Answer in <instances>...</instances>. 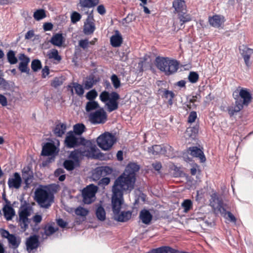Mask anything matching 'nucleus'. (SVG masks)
<instances>
[{
  "mask_svg": "<svg viewBox=\"0 0 253 253\" xmlns=\"http://www.w3.org/2000/svg\"><path fill=\"white\" fill-rule=\"evenodd\" d=\"M139 169V166L135 163L129 164L124 172L114 181L112 189L129 192L134 188L135 182V173Z\"/></svg>",
  "mask_w": 253,
  "mask_h": 253,
  "instance_id": "f257e3e1",
  "label": "nucleus"
},
{
  "mask_svg": "<svg viewBox=\"0 0 253 253\" xmlns=\"http://www.w3.org/2000/svg\"><path fill=\"white\" fill-rule=\"evenodd\" d=\"M112 209L114 219L119 222H126L131 217V212L129 211L120 212L121 205L123 202V195L125 191L112 189Z\"/></svg>",
  "mask_w": 253,
  "mask_h": 253,
  "instance_id": "f03ea898",
  "label": "nucleus"
},
{
  "mask_svg": "<svg viewBox=\"0 0 253 253\" xmlns=\"http://www.w3.org/2000/svg\"><path fill=\"white\" fill-rule=\"evenodd\" d=\"M252 96L249 89L241 88L239 92V95L235 97L234 105L228 106L227 111L230 116H233L236 113L239 112L244 107L248 106L251 102Z\"/></svg>",
  "mask_w": 253,
  "mask_h": 253,
  "instance_id": "7ed1b4c3",
  "label": "nucleus"
},
{
  "mask_svg": "<svg viewBox=\"0 0 253 253\" xmlns=\"http://www.w3.org/2000/svg\"><path fill=\"white\" fill-rule=\"evenodd\" d=\"M155 65L158 69L164 72L166 75H169L176 72L179 66L176 60L160 56L156 58Z\"/></svg>",
  "mask_w": 253,
  "mask_h": 253,
  "instance_id": "20e7f679",
  "label": "nucleus"
},
{
  "mask_svg": "<svg viewBox=\"0 0 253 253\" xmlns=\"http://www.w3.org/2000/svg\"><path fill=\"white\" fill-rule=\"evenodd\" d=\"M35 200L39 205L43 208H49L54 202V195L48 189L43 188H37L35 192Z\"/></svg>",
  "mask_w": 253,
  "mask_h": 253,
  "instance_id": "39448f33",
  "label": "nucleus"
},
{
  "mask_svg": "<svg viewBox=\"0 0 253 253\" xmlns=\"http://www.w3.org/2000/svg\"><path fill=\"white\" fill-rule=\"evenodd\" d=\"M99 98L104 103L108 101L106 103V105L109 112L118 109L119 107L118 100L120 98V95L117 92L113 91L109 93L106 91H104L100 93Z\"/></svg>",
  "mask_w": 253,
  "mask_h": 253,
  "instance_id": "423d86ee",
  "label": "nucleus"
},
{
  "mask_svg": "<svg viewBox=\"0 0 253 253\" xmlns=\"http://www.w3.org/2000/svg\"><path fill=\"white\" fill-rule=\"evenodd\" d=\"M98 146L103 150L110 149L116 141L114 135L110 132H105L100 135L96 140Z\"/></svg>",
  "mask_w": 253,
  "mask_h": 253,
  "instance_id": "0eeeda50",
  "label": "nucleus"
},
{
  "mask_svg": "<svg viewBox=\"0 0 253 253\" xmlns=\"http://www.w3.org/2000/svg\"><path fill=\"white\" fill-rule=\"evenodd\" d=\"M88 120L92 125L103 124L107 120V115L103 108H100L88 115Z\"/></svg>",
  "mask_w": 253,
  "mask_h": 253,
  "instance_id": "6e6552de",
  "label": "nucleus"
},
{
  "mask_svg": "<svg viewBox=\"0 0 253 253\" xmlns=\"http://www.w3.org/2000/svg\"><path fill=\"white\" fill-rule=\"evenodd\" d=\"M86 139L83 137H78L72 131L68 132L65 139L66 146L69 148L79 146L80 144H85Z\"/></svg>",
  "mask_w": 253,
  "mask_h": 253,
  "instance_id": "1a4fd4ad",
  "label": "nucleus"
},
{
  "mask_svg": "<svg viewBox=\"0 0 253 253\" xmlns=\"http://www.w3.org/2000/svg\"><path fill=\"white\" fill-rule=\"evenodd\" d=\"M88 141L86 140L85 144H80L82 145L79 149H77L82 157L85 156L87 157H92L95 159H99L100 160L104 159L102 154L100 152L98 153L96 155L94 153L96 152L95 147L91 146L89 148L86 146Z\"/></svg>",
  "mask_w": 253,
  "mask_h": 253,
  "instance_id": "9d476101",
  "label": "nucleus"
},
{
  "mask_svg": "<svg viewBox=\"0 0 253 253\" xmlns=\"http://www.w3.org/2000/svg\"><path fill=\"white\" fill-rule=\"evenodd\" d=\"M97 189L98 188L96 186L91 184L83 190L82 195L83 202L84 204H89L93 201Z\"/></svg>",
  "mask_w": 253,
  "mask_h": 253,
  "instance_id": "9b49d317",
  "label": "nucleus"
},
{
  "mask_svg": "<svg viewBox=\"0 0 253 253\" xmlns=\"http://www.w3.org/2000/svg\"><path fill=\"white\" fill-rule=\"evenodd\" d=\"M210 206L214 209L216 208L221 214L226 213V205L223 204L222 199L215 193L211 195Z\"/></svg>",
  "mask_w": 253,
  "mask_h": 253,
  "instance_id": "f8f14e48",
  "label": "nucleus"
},
{
  "mask_svg": "<svg viewBox=\"0 0 253 253\" xmlns=\"http://www.w3.org/2000/svg\"><path fill=\"white\" fill-rule=\"evenodd\" d=\"M22 179L23 180L25 186L24 189H27L30 187L33 181L34 174L33 170L29 166L25 167L22 169Z\"/></svg>",
  "mask_w": 253,
  "mask_h": 253,
  "instance_id": "ddd939ff",
  "label": "nucleus"
},
{
  "mask_svg": "<svg viewBox=\"0 0 253 253\" xmlns=\"http://www.w3.org/2000/svg\"><path fill=\"white\" fill-rule=\"evenodd\" d=\"M29 215L30 212L27 207L21 209L19 211V224L24 231L28 228L29 223L28 217Z\"/></svg>",
  "mask_w": 253,
  "mask_h": 253,
  "instance_id": "4468645a",
  "label": "nucleus"
},
{
  "mask_svg": "<svg viewBox=\"0 0 253 253\" xmlns=\"http://www.w3.org/2000/svg\"><path fill=\"white\" fill-rule=\"evenodd\" d=\"M22 179L18 172L13 173L12 177L8 178L7 184L10 189H18L21 186Z\"/></svg>",
  "mask_w": 253,
  "mask_h": 253,
  "instance_id": "2eb2a0df",
  "label": "nucleus"
},
{
  "mask_svg": "<svg viewBox=\"0 0 253 253\" xmlns=\"http://www.w3.org/2000/svg\"><path fill=\"white\" fill-rule=\"evenodd\" d=\"M93 21V17L90 14L84 22L83 30L84 34L90 35L94 32L95 29V26Z\"/></svg>",
  "mask_w": 253,
  "mask_h": 253,
  "instance_id": "dca6fc26",
  "label": "nucleus"
},
{
  "mask_svg": "<svg viewBox=\"0 0 253 253\" xmlns=\"http://www.w3.org/2000/svg\"><path fill=\"white\" fill-rule=\"evenodd\" d=\"M55 145L51 142H47L42 147V155L45 156L55 155L58 153Z\"/></svg>",
  "mask_w": 253,
  "mask_h": 253,
  "instance_id": "f3484780",
  "label": "nucleus"
},
{
  "mask_svg": "<svg viewBox=\"0 0 253 253\" xmlns=\"http://www.w3.org/2000/svg\"><path fill=\"white\" fill-rule=\"evenodd\" d=\"M39 241L38 236L34 235L31 236L27 239L26 245L27 250L31 251L34 249H36L39 246Z\"/></svg>",
  "mask_w": 253,
  "mask_h": 253,
  "instance_id": "a211bd4d",
  "label": "nucleus"
},
{
  "mask_svg": "<svg viewBox=\"0 0 253 253\" xmlns=\"http://www.w3.org/2000/svg\"><path fill=\"white\" fill-rule=\"evenodd\" d=\"M239 49L246 66L249 67L250 66V59L251 55L253 54V49L243 45L240 47Z\"/></svg>",
  "mask_w": 253,
  "mask_h": 253,
  "instance_id": "6ab92c4d",
  "label": "nucleus"
},
{
  "mask_svg": "<svg viewBox=\"0 0 253 253\" xmlns=\"http://www.w3.org/2000/svg\"><path fill=\"white\" fill-rule=\"evenodd\" d=\"M167 147L163 145H155L148 148L149 153L154 156L158 155H165L167 152Z\"/></svg>",
  "mask_w": 253,
  "mask_h": 253,
  "instance_id": "aec40b11",
  "label": "nucleus"
},
{
  "mask_svg": "<svg viewBox=\"0 0 253 253\" xmlns=\"http://www.w3.org/2000/svg\"><path fill=\"white\" fill-rule=\"evenodd\" d=\"M190 154L193 157L198 158L201 163H204L206 161V159L204 152L200 148L197 147H192L189 148Z\"/></svg>",
  "mask_w": 253,
  "mask_h": 253,
  "instance_id": "412c9836",
  "label": "nucleus"
},
{
  "mask_svg": "<svg viewBox=\"0 0 253 253\" xmlns=\"http://www.w3.org/2000/svg\"><path fill=\"white\" fill-rule=\"evenodd\" d=\"M99 2V0H79L78 4L82 9L86 8H90L96 6Z\"/></svg>",
  "mask_w": 253,
  "mask_h": 253,
  "instance_id": "4be33fe9",
  "label": "nucleus"
},
{
  "mask_svg": "<svg viewBox=\"0 0 253 253\" xmlns=\"http://www.w3.org/2000/svg\"><path fill=\"white\" fill-rule=\"evenodd\" d=\"M139 217L142 223L148 225L150 223L153 216L149 211L144 209L140 211Z\"/></svg>",
  "mask_w": 253,
  "mask_h": 253,
  "instance_id": "5701e85b",
  "label": "nucleus"
},
{
  "mask_svg": "<svg viewBox=\"0 0 253 253\" xmlns=\"http://www.w3.org/2000/svg\"><path fill=\"white\" fill-rule=\"evenodd\" d=\"M110 42L112 46L115 47H119L123 42V38L118 31H116L115 34L110 38Z\"/></svg>",
  "mask_w": 253,
  "mask_h": 253,
  "instance_id": "b1692460",
  "label": "nucleus"
},
{
  "mask_svg": "<svg viewBox=\"0 0 253 253\" xmlns=\"http://www.w3.org/2000/svg\"><path fill=\"white\" fill-rule=\"evenodd\" d=\"M2 211L4 217L8 221L11 220L15 215V211L11 206L5 205L2 209Z\"/></svg>",
  "mask_w": 253,
  "mask_h": 253,
  "instance_id": "393cba45",
  "label": "nucleus"
},
{
  "mask_svg": "<svg viewBox=\"0 0 253 253\" xmlns=\"http://www.w3.org/2000/svg\"><path fill=\"white\" fill-rule=\"evenodd\" d=\"M66 129V125L60 123L56 125L53 129V133L56 136L61 137L65 133Z\"/></svg>",
  "mask_w": 253,
  "mask_h": 253,
  "instance_id": "a878e982",
  "label": "nucleus"
},
{
  "mask_svg": "<svg viewBox=\"0 0 253 253\" xmlns=\"http://www.w3.org/2000/svg\"><path fill=\"white\" fill-rule=\"evenodd\" d=\"M63 37L62 34L57 33L53 35L50 42L54 45L61 46L63 42Z\"/></svg>",
  "mask_w": 253,
  "mask_h": 253,
  "instance_id": "bb28decb",
  "label": "nucleus"
},
{
  "mask_svg": "<svg viewBox=\"0 0 253 253\" xmlns=\"http://www.w3.org/2000/svg\"><path fill=\"white\" fill-rule=\"evenodd\" d=\"M209 22L211 26L216 28L219 27L223 22L221 16L217 15L210 17Z\"/></svg>",
  "mask_w": 253,
  "mask_h": 253,
  "instance_id": "cd10ccee",
  "label": "nucleus"
},
{
  "mask_svg": "<svg viewBox=\"0 0 253 253\" xmlns=\"http://www.w3.org/2000/svg\"><path fill=\"white\" fill-rule=\"evenodd\" d=\"M6 57L8 62L11 64H15L18 62V59L16 56V53L12 50H9L6 53Z\"/></svg>",
  "mask_w": 253,
  "mask_h": 253,
  "instance_id": "c85d7f7f",
  "label": "nucleus"
},
{
  "mask_svg": "<svg viewBox=\"0 0 253 253\" xmlns=\"http://www.w3.org/2000/svg\"><path fill=\"white\" fill-rule=\"evenodd\" d=\"M99 104L95 101H89L85 105V110L87 112H90L96 109L100 108Z\"/></svg>",
  "mask_w": 253,
  "mask_h": 253,
  "instance_id": "c756f323",
  "label": "nucleus"
},
{
  "mask_svg": "<svg viewBox=\"0 0 253 253\" xmlns=\"http://www.w3.org/2000/svg\"><path fill=\"white\" fill-rule=\"evenodd\" d=\"M97 219L101 221H103L106 219V212L104 209L101 206H99L95 212Z\"/></svg>",
  "mask_w": 253,
  "mask_h": 253,
  "instance_id": "7c9ffc66",
  "label": "nucleus"
},
{
  "mask_svg": "<svg viewBox=\"0 0 253 253\" xmlns=\"http://www.w3.org/2000/svg\"><path fill=\"white\" fill-rule=\"evenodd\" d=\"M47 56L49 59H54L55 60L60 61L61 60V57L58 54V51L56 49H52L47 53Z\"/></svg>",
  "mask_w": 253,
  "mask_h": 253,
  "instance_id": "2f4dec72",
  "label": "nucleus"
},
{
  "mask_svg": "<svg viewBox=\"0 0 253 253\" xmlns=\"http://www.w3.org/2000/svg\"><path fill=\"white\" fill-rule=\"evenodd\" d=\"M34 19L37 21H40L46 17L45 10L42 9L37 10L33 14Z\"/></svg>",
  "mask_w": 253,
  "mask_h": 253,
  "instance_id": "473e14b6",
  "label": "nucleus"
},
{
  "mask_svg": "<svg viewBox=\"0 0 253 253\" xmlns=\"http://www.w3.org/2000/svg\"><path fill=\"white\" fill-rule=\"evenodd\" d=\"M85 126L83 124H77L74 126V133L81 135L84 131Z\"/></svg>",
  "mask_w": 253,
  "mask_h": 253,
  "instance_id": "72a5a7b5",
  "label": "nucleus"
},
{
  "mask_svg": "<svg viewBox=\"0 0 253 253\" xmlns=\"http://www.w3.org/2000/svg\"><path fill=\"white\" fill-rule=\"evenodd\" d=\"M184 3L185 2L183 0H174L173 1L172 5L175 10L178 12L183 9Z\"/></svg>",
  "mask_w": 253,
  "mask_h": 253,
  "instance_id": "f704fd0d",
  "label": "nucleus"
},
{
  "mask_svg": "<svg viewBox=\"0 0 253 253\" xmlns=\"http://www.w3.org/2000/svg\"><path fill=\"white\" fill-rule=\"evenodd\" d=\"M42 65L39 59H34L31 63V68L34 72H37L42 69Z\"/></svg>",
  "mask_w": 253,
  "mask_h": 253,
  "instance_id": "c9c22d12",
  "label": "nucleus"
},
{
  "mask_svg": "<svg viewBox=\"0 0 253 253\" xmlns=\"http://www.w3.org/2000/svg\"><path fill=\"white\" fill-rule=\"evenodd\" d=\"M164 96L165 98L168 100V103L169 105H171L173 103V98L175 95L172 91L165 90L164 92Z\"/></svg>",
  "mask_w": 253,
  "mask_h": 253,
  "instance_id": "e433bc0d",
  "label": "nucleus"
},
{
  "mask_svg": "<svg viewBox=\"0 0 253 253\" xmlns=\"http://www.w3.org/2000/svg\"><path fill=\"white\" fill-rule=\"evenodd\" d=\"M28 61L24 62H20L18 66V69L21 73H26L27 74H29L30 69L28 67Z\"/></svg>",
  "mask_w": 253,
  "mask_h": 253,
  "instance_id": "4c0bfd02",
  "label": "nucleus"
},
{
  "mask_svg": "<svg viewBox=\"0 0 253 253\" xmlns=\"http://www.w3.org/2000/svg\"><path fill=\"white\" fill-rule=\"evenodd\" d=\"M112 169L109 167H100L97 169L96 172L101 174L108 175L112 172Z\"/></svg>",
  "mask_w": 253,
  "mask_h": 253,
  "instance_id": "58836bf2",
  "label": "nucleus"
},
{
  "mask_svg": "<svg viewBox=\"0 0 253 253\" xmlns=\"http://www.w3.org/2000/svg\"><path fill=\"white\" fill-rule=\"evenodd\" d=\"M58 230V228H54L51 225H47L44 227V233L46 236H50L55 233Z\"/></svg>",
  "mask_w": 253,
  "mask_h": 253,
  "instance_id": "ea45409f",
  "label": "nucleus"
},
{
  "mask_svg": "<svg viewBox=\"0 0 253 253\" xmlns=\"http://www.w3.org/2000/svg\"><path fill=\"white\" fill-rule=\"evenodd\" d=\"M73 87L75 90L76 93L79 96H82L84 93L83 87L80 84L77 83H73Z\"/></svg>",
  "mask_w": 253,
  "mask_h": 253,
  "instance_id": "a19ab883",
  "label": "nucleus"
},
{
  "mask_svg": "<svg viewBox=\"0 0 253 253\" xmlns=\"http://www.w3.org/2000/svg\"><path fill=\"white\" fill-rule=\"evenodd\" d=\"M70 158L73 159L76 163H78L79 159L82 157L78 149L72 151L70 154Z\"/></svg>",
  "mask_w": 253,
  "mask_h": 253,
  "instance_id": "79ce46f5",
  "label": "nucleus"
},
{
  "mask_svg": "<svg viewBox=\"0 0 253 253\" xmlns=\"http://www.w3.org/2000/svg\"><path fill=\"white\" fill-rule=\"evenodd\" d=\"M198 128L197 126L189 127L187 129L186 132L188 133L189 137L194 139L197 134L198 133Z\"/></svg>",
  "mask_w": 253,
  "mask_h": 253,
  "instance_id": "37998d69",
  "label": "nucleus"
},
{
  "mask_svg": "<svg viewBox=\"0 0 253 253\" xmlns=\"http://www.w3.org/2000/svg\"><path fill=\"white\" fill-rule=\"evenodd\" d=\"M181 206L184 209V212H187L192 208V201L189 199L185 200L182 203Z\"/></svg>",
  "mask_w": 253,
  "mask_h": 253,
  "instance_id": "c03bdc74",
  "label": "nucleus"
},
{
  "mask_svg": "<svg viewBox=\"0 0 253 253\" xmlns=\"http://www.w3.org/2000/svg\"><path fill=\"white\" fill-rule=\"evenodd\" d=\"M64 168L68 170H72L74 169L76 166L75 163L72 160H66L63 164Z\"/></svg>",
  "mask_w": 253,
  "mask_h": 253,
  "instance_id": "a18cd8bd",
  "label": "nucleus"
},
{
  "mask_svg": "<svg viewBox=\"0 0 253 253\" xmlns=\"http://www.w3.org/2000/svg\"><path fill=\"white\" fill-rule=\"evenodd\" d=\"M199 75L195 72H190L188 76V80L191 83H196L199 79Z\"/></svg>",
  "mask_w": 253,
  "mask_h": 253,
  "instance_id": "49530a36",
  "label": "nucleus"
},
{
  "mask_svg": "<svg viewBox=\"0 0 253 253\" xmlns=\"http://www.w3.org/2000/svg\"><path fill=\"white\" fill-rule=\"evenodd\" d=\"M112 83L115 88H118L121 86V82L118 76L113 74L111 77Z\"/></svg>",
  "mask_w": 253,
  "mask_h": 253,
  "instance_id": "de8ad7c7",
  "label": "nucleus"
},
{
  "mask_svg": "<svg viewBox=\"0 0 253 253\" xmlns=\"http://www.w3.org/2000/svg\"><path fill=\"white\" fill-rule=\"evenodd\" d=\"M82 18V15L76 11H74L71 15V20L72 23L75 24L79 21Z\"/></svg>",
  "mask_w": 253,
  "mask_h": 253,
  "instance_id": "09e8293b",
  "label": "nucleus"
},
{
  "mask_svg": "<svg viewBox=\"0 0 253 253\" xmlns=\"http://www.w3.org/2000/svg\"><path fill=\"white\" fill-rule=\"evenodd\" d=\"M147 253H168V246H162L152 249Z\"/></svg>",
  "mask_w": 253,
  "mask_h": 253,
  "instance_id": "8fccbe9b",
  "label": "nucleus"
},
{
  "mask_svg": "<svg viewBox=\"0 0 253 253\" xmlns=\"http://www.w3.org/2000/svg\"><path fill=\"white\" fill-rule=\"evenodd\" d=\"M97 92L95 89L89 91L86 94V98L89 101H94V99L97 97Z\"/></svg>",
  "mask_w": 253,
  "mask_h": 253,
  "instance_id": "3c124183",
  "label": "nucleus"
},
{
  "mask_svg": "<svg viewBox=\"0 0 253 253\" xmlns=\"http://www.w3.org/2000/svg\"><path fill=\"white\" fill-rule=\"evenodd\" d=\"M179 19L182 23L181 24V26H182L184 23L189 22L191 20V16L187 14L183 13L182 14H179Z\"/></svg>",
  "mask_w": 253,
  "mask_h": 253,
  "instance_id": "603ef678",
  "label": "nucleus"
},
{
  "mask_svg": "<svg viewBox=\"0 0 253 253\" xmlns=\"http://www.w3.org/2000/svg\"><path fill=\"white\" fill-rule=\"evenodd\" d=\"M75 212L78 215L84 216L87 215L88 211L85 209L80 207L76 209Z\"/></svg>",
  "mask_w": 253,
  "mask_h": 253,
  "instance_id": "864d4df0",
  "label": "nucleus"
},
{
  "mask_svg": "<svg viewBox=\"0 0 253 253\" xmlns=\"http://www.w3.org/2000/svg\"><path fill=\"white\" fill-rule=\"evenodd\" d=\"M9 244L14 248H17L19 246V243L17 241V238L14 235L12 234L8 239Z\"/></svg>",
  "mask_w": 253,
  "mask_h": 253,
  "instance_id": "5fc2aeb1",
  "label": "nucleus"
},
{
  "mask_svg": "<svg viewBox=\"0 0 253 253\" xmlns=\"http://www.w3.org/2000/svg\"><path fill=\"white\" fill-rule=\"evenodd\" d=\"M94 84V80L93 78H89L84 82V88L86 89L91 88Z\"/></svg>",
  "mask_w": 253,
  "mask_h": 253,
  "instance_id": "6e6d98bb",
  "label": "nucleus"
},
{
  "mask_svg": "<svg viewBox=\"0 0 253 253\" xmlns=\"http://www.w3.org/2000/svg\"><path fill=\"white\" fill-rule=\"evenodd\" d=\"M89 44L87 39L81 40L79 42V45L84 49H86Z\"/></svg>",
  "mask_w": 253,
  "mask_h": 253,
  "instance_id": "4d7b16f0",
  "label": "nucleus"
},
{
  "mask_svg": "<svg viewBox=\"0 0 253 253\" xmlns=\"http://www.w3.org/2000/svg\"><path fill=\"white\" fill-rule=\"evenodd\" d=\"M135 20V16L132 14H128L127 16L123 19V22H125L126 23H129Z\"/></svg>",
  "mask_w": 253,
  "mask_h": 253,
  "instance_id": "13d9d810",
  "label": "nucleus"
},
{
  "mask_svg": "<svg viewBox=\"0 0 253 253\" xmlns=\"http://www.w3.org/2000/svg\"><path fill=\"white\" fill-rule=\"evenodd\" d=\"M197 118V113L195 111H192L188 117V122L190 123H193Z\"/></svg>",
  "mask_w": 253,
  "mask_h": 253,
  "instance_id": "bf43d9fd",
  "label": "nucleus"
},
{
  "mask_svg": "<svg viewBox=\"0 0 253 253\" xmlns=\"http://www.w3.org/2000/svg\"><path fill=\"white\" fill-rule=\"evenodd\" d=\"M206 218L205 215L204 214H200L198 212L195 213L194 214V218L197 221L200 222L201 221H204Z\"/></svg>",
  "mask_w": 253,
  "mask_h": 253,
  "instance_id": "052dcab7",
  "label": "nucleus"
},
{
  "mask_svg": "<svg viewBox=\"0 0 253 253\" xmlns=\"http://www.w3.org/2000/svg\"><path fill=\"white\" fill-rule=\"evenodd\" d=\"M43 28L45 31H51L53 29V24L49 22L45 23L43 24Z\"/></svg>",
  "mask_w": 253,
  "mask_h": 253,
  "instance_id": "680f3d73",
  "label": "nucleus"
},
{
  "mask_svg": "<svg viewBox=\"0 0 253 253\" xmlns=\"http://www.w3.org/2000/svg\"><path fill=\"white\" fill-rule=\"evenodd\" d=\"M0 104L2 106H5L7 105V101L5 96L0 94Z\"/></svg>",
  "mask_w": 253,
  "mask_h": 253,
  "instance_id": "e2e57ef3",
  "label": "nucleus"
},
{
  "mask_svg": "<svg viewBox=\"0 0 253 253\" xmlns=\"http://www.w3.org/2000/svg\"><path fill=\"white\" fill-rule=\"evenodd\" d=\"M19 59L21 61L20 62H25L28 61V63L30 62V58L24 54H20L19 56Z\"/></svg>",
  "mask_w": 253,
  "mask_h": 253,
  "instance_id": "0e129e2a",
  "label": "nucleus"
},
{
  "mask_svg": "<svg viewBox=\"0 0 253 253\" xmlns=\"http://www.w3.org/2000/svg\"><path fill=\"white\" fill-rule=\"evenodd\" d=\"M97 11L101 15H104L106 13L105 7L102 4H100L98 6Z\"/></svg>",
  "mask_w": 253,
  "mask_h": 253,
  "instance_id": "69168bd1",
  "label": "nucleus"
},
{
  "mask_svg": "<svg viewBox=\"0 0 253 253\" xmlns=\"http://www.w3.org/2000/svg\"><path fill=\"white\" fill-rule=\"evenodd\" d=\"M57 223L58 226L61 228H64L67 225V223L63 219L59 218L57 220Z\"/></svg>",
  "mask_w": 253,
  "mask_h": 253,
  "instance_id": "338daca9",
  "label": "nucleus"
},
{
  "mask_svg": "<svg viewBox=\"0 0 253 253\" xmlns=\"http://www.w3.org/2000/svg\"><path fill=\"white\" fill-rule=\"evenodd\" d=\"M168 253H188L184 251H180L168 246Z\"/></svg>",
  "mask_w": 253,
  "mask_h": 253,
  "instance_id": "774afa93",
  "label": "nucleus"
}]
</instances>
